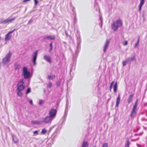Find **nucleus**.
I'll return each mask as SVG.
<instances>
[{
	"label": "nucleus",
	"mask_w": 147,
	"mask_h": 147,
	"mask_svg": "<svg viewBox=\"0 0 147 147\" xmlns=\"http://www.w3.org/2000/svg\"><path fill=\"white\" fill-rule=\"evenodd\" d=\"M108 144L107 143H105L103 144L102 147H108Z\"/></svg>",
	"instance_id": "c9c22d12"
},
{
	"label": "nucleus",
	"mask_w": 147,
	"mask_h": 147,
	"mask_svg": "<svg viewBox=\"0 0 147 147\" xmlns=\"http://www.w3.org/2000/svg\"><path fill=\"white\" fill-rule=\"evenodd\" d=\"M88 144L87 142L84 141L83 142L82 147H88Z\"/></svg>",
	"instance_id": "4be33fe9"
},
{
	"label": "nucleus",
	"mask_w": 147,
	"mask_h": 147,
	"mask_svg": "<svg viewBox=\"0 0 147 147\" xmlns=\"http://www.w3.org/2000/svg\"><path fill=\"white\" fill-rule=\"evenodd\" d=\"M29 102H30V104H31V105L32 104V100H30L29 101Z\"/></svg>",
	"instance_id": "37998d69"
},
{
	"label": "nucleus",
	"mask_w": 147,
	"mask_h": 147,
	"mask_svg": "<svg viewBox=\"0 0 147 147\" xmlns=\"http://www.w3.org/2000/svg\"><path fill=\"white\" fill-rule=\"evenodd\" d=\"M68 105L67 101V102L65 109V113L64 115V120H65V117H66L67 115V112L68 111Z\"/></svg>",
	"instance_id": "aec40b11"
},
{
	"label": "nucleus",
	"mask_w": 147,
	"mask_h": 147,
	"mask_svg": "<svg viewBox=\"0 0 147 147\" xmlns=\"http://www.w3.org/2000/svg\"><path fill=\"white\" fill-rule=\"evenodd\" d=\"M46 90L45 89H44V92L45 93V92Z\"/></svg>",
	"instance_id": "3c124183"
},
{
	"label": "nucleus",
	"mask_w": 147,
	"mask_h": 147,
	"mask_svg": "<svg viewBox=\"0 0 147 147\" xmlns=\"http://www.w3.org/2000/svg\"><path fill=\"white\" fill-rule=\"evenodd\" d=\"M95 147V146H94V147Z\"/></svg>",
	"instance_id": "6e6d98bb"
},
{
	"label": "nucleus",
	"mask_w": 147,
	"mask_h": 147,
	"mask_svg": "<svg viewBox=\"0 0 147 147\" xmlns=\"http://www.w3.org/2000/svg\"><path fill=\"white\" fill-rule=\"evenodd\" d=\"M136 110L132 109L130 114V116L131 118H134L136 117Z\"/></svg>",
	"instance_id": "f8f14e48"
},
{
	"label": "nucleus",
	"mask_w": 147,
	"mask_h": 147,
	"mask_svg": "<svg viewBox=\"0 0 147 147\" xmlns=\"http://www.w3.org/2000/svg\"><path fill=\"white\" fill-rule=\"evenodd\" d=\"M12 55V53L9 51L3 59L2 60L3 63L4 64H6L8 63L10 61Z\"/></svg>",
	"instance_id": "7ed1b4c3"
},
{
	"label": "nucleus",
	"mask_w": 147,
	"mask_h": 147,
	"mask_svg": "<svg viewBox=\"0 0 147 147\" xmlns=\"http://www.w3.org/2000/svg\"><path fill=\"white\" fill-rule=\"evenodd\" d=\"M138 135V134H135V136H137V135Z\"/></svg>",
	"instance_id": "603ef678"
},
{
	"label": "nucleus",
	"mask_w": 147,
	"mask_h": 147,
	"mask_svg": "<svg viewBox=\"0 0 147 147\" xmlns=\"http://www.w3.org/2000/svg\"><path fill=\"white\" fill-rule=\"evenodd\" d=\"M134 96V94H130L129 96L128 99H127V102L128 104H130V103L132 101L133 97Z\"/></svg>",
	"instance_id": "f3484780"
},
{
	"label": "nucleus",
	"mask_w": 147,
	"mask_h": 147,
	"mask_svg": "<svg viewBox=\"0 0 147 147\" xmlns=\"http://www.w3.org/2000/svg\"><path fill=\"white\" fill-rule=\"evenodd\" d=\"M56 84L58 86H59L60 84V82L59 81H57V82Z\"/></svg>",
	"instance_id": "a19ab883"
},
{
	"label": "nucleus",
	"mask_w": 147,
	"mask_h": 147,
	"mask_svg": "<svg viewBox=\"0 0 147 147\" xmlns=\"http://www.w3.org/2000/svg\"><path fill=\"white\" fill-rule=\"evenodd\" d=\"M139 38L138 39V40H137V42L135 43V47L136 48L137 46L139 44Z\"/></svg>",
	"instance_id": "f704fd0d"
},
{
	"label": "nucleus",
	"mask_w": 147,
	"mask_h": 147,
	"mask_svg": "<svg viewBox=\"0 0 147 147\" xmlns=\"http://www.w3.org/2000/svg\"><path fill=\"white\" fill-rule=\"evenodd\" d=\"M22 84H24V82L22 80Z\"/></svg>",
	"instance_id": "09e8293b"
},
{
	"label": "nucleus",
	"mask_w": 147,
	"mask_h": 147,
	"mask_svg": "<svg viewBox=\"0 0 147 147\" xmlns=\"http://www.w3.org/2000/svg\"><path fill=\"white\" fill-rule=\"evenodd\" d=\"M120 99V95L119 94L118 97L116 99V107H118L119 106V104Z\"/></svg>",
	"instance_id": "412c9836"
},
{
	"label": "nucleus",
	"mask_w": 147,
	"mask_h": 147,
	"mask_svg": "<svg viewBox=\"0 0 147 147\" xmlns=\"http://www.w3.org/2000/svg\"><path fill=\"white\" fill-rule=\"evenodd\" d=\"M57 112V111L56 109H54L53 108H52L49 111V116L54 119V117L56 115Z\"/></svg>",
	"instance_id": "1a4fd4ad"
},
{
	"label": "nucleus",
	"mask_w": 147,
	"mask_h": 147,
	"mask_svg": "<svg viewBox=\"0 0 147 147\" xmlns=\"http://www.w3.org/2000/svg\"><path fill=\"white\" fill-rule=\"evenodd\" d=\"M144 105L145 106H147V102L146 103H145L144 104Z\"/></svg>",
	"instance_id": "c03bdc74"
},
{
	"label": "nucleus",
	"mask_w": 147,
	"mask_h": 147,
	"mask_svg": "<svg viewBox=\"0 0 147 147\" xmlns=\"http://www.w3.org/2000/svg\"><path fill=\"white\" fill-rule=\"evenodd\" d=\"M47 131L46 129L44 128L43 129L41 132V133L42 134H45L46 133Z\"/></svg>",
	"instance_id": "cd10ccee"
},
{
	"label": "nucleus",
	"mask_w": 147,
	"mask_h": 147,
	"mask_svg": "<svg viewBox=\"0 0 147 147\" xmlns=\"http://www.w3.org/2000/svg\"><path fill=\"white\" fill-rule=\"evenodd\" d=\"M16 18L15 17H13L12 18H8L5 20L1 19L0 20V23L3 24H5L8 22H11L12 21L14 20Z\"/></svg>",
	"instance_id": "39448f33"
},
{
	"label": "nucleus",
	"mask_w": 147,
	"mask_h": 147,
	"mask_svg": "<svg viewBox=\"0 0 147 147\" xmlns=\"http://www.w3.org/2000/svg\"><path fill=\"white\" fill-rule=\"evenodd\" d=\"M43 59L50 63H51V61L49 56L45 55L43 57Z\"/></svg>",
	"instance_id": "4468645a"
},
{
	"label": "nucleus",
	"mask_w": 147,
	"mask_h": 147,
	"mask_svg": "<svg viewBox=\"0 0 147 147\" xmlns=\"http://www.w3.org/2000/svg\"><path fill=\"white\" fill-rule=\"evenodd\" d=\"M38 51L36 50L34 52L32 55V61L34 65H35L36 64V61L38 55Z\"/></svg>",
	"instance_id": "0eeeda50"
},
{
	"label": "nucleus",
	"mask_w": 147,
	"mask_h": 147,
	"mask_svg": "<svg viewBox=\"0 0 147 147\" xmlns=\"http://www.w3.org/2000/svg\"><path fill=\"white\" fill-rule=\"evenodd\" d=\"M33 133L34 134H35L36 135L38 134V131H34L33 132Z\"/></svg>",
	"instance_id": "4c0bfd02"
},
{
	"label": "nucleus",
	"mask_w": 147,
	"mask_h": 147,
	"mask_svg": "<svg viewBox=\"0 0 147 147\" xmlns=\"http://www.w3.org/2000/svg\"><path fill=\"white\" fill-rule=\"evenodd\" d=\"M44 102V101L43 100H39V104L40 105H41L43 104Z\"/></svg>",
	"instance_id": "c85d7f7f"
},
{
	"label": "nucleus",
	"mask_w": 147,
	"mask_h": 147,
	"mask_svg": "<svg viewBox=\"0 0 147 147\" xmlns=\"http://www.w3.org/2000/svg\"><path fill=\"white\" fill-rule=\"evenodd\" d=\"M50 49L49 51L51 52L53 49V47L52 46V43H51L50 44Z\"/></svg>",
	"instance_id": "2f4dec72"
},
{
	"label": "nucleus",
	"mask_w": 147,
	"mask_h": 147,
	"mask_svg": "<svg viewBox=\"0 0 147 147\" xmlns=\"http://www.w3.org/2000/svg\"><path fill=\"white\" fill-rule=\"evenodd\" d=\"M24 88V87L23 85H20L18 86L16 92L17 93L18 95L20 96H22V93L21 91Z\"/></svg>",
	"instance_id": "423d86ee"
},
{
	"label": "nucleus",
	"mask_w": 147,
	"mask_h": 147,
	"mask_svg": "<svg viewBox=\"0 0 147 147\" xmlns=\"http://www.w3.org/2000/svg\"><path fill=\"white\" fill-rule=\"evenodd\" d=\"M21 66L19 63L18 62H16L14 65V67L16 70H19L20 68H21Z\"/></svg>",
	"instance_id": "ddd939ff"
},
{
	"label": "nucleus",
	"mask_w": 147,
	"mask_h": 147,
	"mask_svg": "<svg viewBox=\"0 0 147 147\" xmlns=\"http://www.w3.org/2000/svg\"><path fill=\"white\" fill-rule=\"evenodd\" d=\"M136 59L134 56H132L131 57H129L126 59V61L128 63H130L131 61H133L134 60H135Z\"/></svg>",
	"instance_id": "dca6fc26"
},
{
	"label": "nucleus",
	"mask_w": 147,
	"mask_h": 147,
	"mask_svg": "<svg viewBox=\"0 0 147 147\" xmlns=\"http://www.w3.org/2000/svg\"><path fill=\"white\" fill-rule=\"evenodd\" d=\"M22 74L23 75L24 78L25 79H28L30 77V73L28 71L26 67H24L23 68Z\"/></svg>",
	"instance_id": "20e7f679"
},
{
	"label": "nucleus",
	"mask_w": 147,
	"mask_h": 147,
	"mask_svg": "<svg viewBox=\"0 0 147 147\" xmlns=\"http://www.w3.org/2000/svg\"><path fill=\"white\" fill-rule=\"evenodd\" d=\"M138 100H137L135 104V105H134V106H133V109H134V110H136V109L137 107V106H138V104H137V102H138Z\"/></svg>",
	"instance_id": "a878e982"
},
{
	"label": "nucleus",
	"mask_w": 147,
	"mask_h": 147,
	"mask_svg": "<svg viewBox=\"0 0 147 147\" xmlns=\"http://www.w3.org/2000/svg\"><path fill=\"white\" fill-rule=\"evenodd\" d=\"M76 36L77 37V48L76 50L75 54L74 56L73 59H74V58L75 57H76L77 56L79 51H80L81 48L80 43L81 41L80 33L79 32H78L77 34L76 35Z\"/></svg>",
	"instance_id": "f03ea898"
},
{
	"label": "nucleus",
	"mask_w": 147,
	"mask_h": 147,
	"mask_svg": "<svg viewBox=\"0 0 147 147\" xmlns=\"http://www.w3.org/2000/svg\"><path fill=\"white\" fill-rule=\"evenodd\" d=\"M114 83V81H112L110 85V86L109 88L110 91L111 90L113 86Z\"/></svg>",
	"instance_id": "7c9ffc66"
},
{
	"label": "nucleus",
	"mask_w": 147,
	"mask_h": 147,
	"mask_svg": "<svg viewBox=\"0 0 147 147\" xmlns=\"http://www.w3.org/2000/svg\"><path fill=\"white\" fill-rule=\"evenodd\" d=\"M12 136L13 142L15 144L17 143L18 142V140L16 136H15L14 134L12 135Z\"/></svg>",
	"instance_id": "6ab92c4d"
},
{
	"label": "nucleus",
	"mask_w": 147,
	"mask_h": 147,
	"mask_svg": "<svg viewBox=\"0 0 147 147\" xmlns=\"http://www.w3.org/2000/svg\"><path fill=\"white\" fill-rule=\"evenodd\" d=\"M123 44L124 46L126 45L127 44V41H124L123 43Z\"/></svg>",
	"instance_id": "e433bc0d"
},
{
	"label": "nucleus",
	"mask_w": 147,
	"mask_h": 147,
	"mask_svg": "<svg viewBox=\"0 0 147 147\" xmlns=\"http://www.w3.org/2000/svg\"><path fill=\"white\" fill-rule=\"evenodd\" d=\"M52 86V83L51 82H49L47 84V87L49 88H51Z\"/></svg>",
	"instance_id": "bb28decb"
},
{
	"label": "nucleus",
	"mask_w": 147,
	"mask_h": 147,
	"mask_svg": "<svg viewBox=\"0 0 147 147\" xmlns=\"http://www.w3.org/2000/svg\"><path fill=\"white\" fill-rule=\"evenodd\" d=\"M40 122L38 121H31V123L33 124H38L40 123Z\"/></svg>",
	"instance_id": "5701e85b"
},
{
	"label": "nucleus",
	"mask_w": 147,
	"mask_h": 147,
	"mask_svg": "<svg viewBox=\"0 0 147 147\" xmlns=\"http://www.w3.org/2000/svg\"><path fill=\"white\" fill-rule=\"evenodd\" d=\"M127 63H128L127 62V61H126V60L125 61H123L122 62V64H123V66H125L126 65V64Z\"/></svg>",
	"instance_id": "473e14b6"
},
{
	"label": "nucleus",
	"mask_w": 147,
	"mask_h": 147,
	"mask_svg": "<svg viewBox=\"0 0 147 147\" xmlns=\"http://www.w3.org/2000/svg\"><path fill=\"white\" fill-rule=\"evenodd\" d=\"M77 18H75V22H74L75 23L76 22V21H77Z\"/></svg>",
	"instance_id": "a18cd8bd"
},
{
	"label": "nucleus",
	"mask_w": 147,
	"mask_h": 147,
	"mask_svg": "<svg viewBox=\"0 0 147 147\" xmlns=\"http://www.w3.org/2000/svg\"><path fill=\"white\" fill-rule=\"evenodd\" d=\"M109 42L110 40L107 39L103 47V51L104 53H105L106 52V50L108 47Z\"/></svg>",
	"instance_id": "9b49d317"
},
{
	"label": "nucleus",
	"mask_w": 147,
	"mask_h": 147,
	"mask_svg": "<svg viewBox=\"0 0 147 147\" xmlns=\"http://www.w3.org/2000/svg\"><path fill=\"white\" fill-rule=\"evenodd\" d=\"M33 20H32V18L31 20H29L28 22V24H30L31 23Z\"/></svg>",
	"instance_id": "ea45409f"
},
{
	"label": "nucleus",
	"mask_w": 147,
	"mask_h": 147,
	"mask_svg": "<svg viewBox=\"0 0 147 147\" xmlns=\"http://www.w3.org/2000/svg\"><path fill=\"white\" fill-rule=\"evenodd\" d=\"M61 126H61H60L58 128H59V129H60L61 128Z\"/></svg>",
	"instance_id": "49530a36"
},
{
	"label": "nucleus",
	"mask_w": 147,
	"mask_h": 147,
	"mask_svg": "<svg viewBox=\"0 0 147 147\" xmlns=\"http://www.w3.org/2000/svg\"><path fill=\"white\" fill-rule=\"evenodd\" d=\"M96 4L95 3V6H96Z\"/></svg>",
	"instance_id": "864d4df0"
},
{
	"label": "nucleus",
	"mask_w": 147,
	"mask_h": 147,
	"mask_svg": "<svg viewBox=\"0 0 147 147\" xmlns=\"http://www.w3.org/2000/svg\"><path fill=\"white\" fill-rule=\"evenodd\" d=\"M34 1L35 2L34 5H36L38 3V1L37 0H34Z\"/></svg>",
	"instance_id": "79ce46f5"
},
{
	"label": "nucleus",
	"mask_w": 147,
	"mask_h": 147,
	"mask_svg": "<svg viewBox=\"0 0 147 147\" xmlns=\"http://www.w3.org/2000/svg\"><path fill=\"white\" fill-rule=\"evenodd\" d=\"M31 92V89L30 88H28L27 89V91L26 92V94H28L30 92Z\"/></svg>",
	"instance_id": "72a5a7b5"
},
{
	"label": "nucleus",
	"mask_w": 147,
	"mask_h": 147,
	"mask_svg": "<svg viewBox=\"0 0 147 147\" xmlns=\"http://www.w3.org/2000/svg\"><path fill=\"white\" fill-rule=\"evenodd\" d=\"M123 23L121 20L118 19L113 22L111 25V29L114 31H116L122 25Z\"/></svg>",
	"instance_id": "f257e3e1"
},
{
	"label": "nucleus",
	"mask_w": 147,
	"mask_h": 147,
	"mask_svg": "<svg viewBox=\"0 0 147 147\" xmlns=\"http://www.w3.org/2000/svg\"><path fill=\"white\" fill-rule=\"evenodd\" d=\"M139 139V138H138L137 139H131V140L132 141H135L138 140Z\"/></svg>",
	"instance_id": "58836bf2"
},
{
	"label": "nucleus",
	"mask_w": 147,
	"mask_h": 147,
	"mask_svg": "<svg viewBox=\"0 0 147 147\" xmlns=\"http://www.w3.org/2000/svg\"><path fill=\"white\" fill-rule=\"evenodd\" d=\"M16 29H14L12 31L9 32L5 36V40L6 41L9 40L11 38V34L13 33L15 30Z\"/></svg>",
	"instance_id": "9d476101"
},
{
	"label": "nucleus",
	"mask_w": 147,
	"mask_h": 147,
	"mask_svg": "<svg viewBox=\"0 0 147 147\" xmlns=\"http://www.w3.org/2000/svg\"><path fill=\"white\" fill-rule=\"evenodd\" d=\"M55 39V36L54 35H51L45 36L44 39L45 40L46 39H50L51 40H54Z\"/></svg>",
	"instance_id": "2eb2a0df"
},
{
	"label": "nucleus",
	"mask_w": 147,
	"mask_h": 147,
	"mask_svg": "<svg viewBox=\"0 0 147 147\" xmlns=\"http://www.w3.org/2000/svg\"><path fill=\"white\" fill-rule=\"evenodd\" d=\"M55 76L54 75L50 76L48 75V76L47 79H52L53 78H55Z\"/></svg>",
	"instance_id": "b1692460"
},
{
	"label": "nucleus",
	"mask_w": 147,
	"mask_h": 147,
	"mask_svg": "<svg viewBox=\"0 0 147 147\" xmlns=\"http://www.w3.org/2000/svg\"><path fill=\"white\" fill-rule=\"evenodd\" d=\"M117 82H116L115 83V84H114V86H113V90H114V92H116V90H117Z\"/></svg>",
	"instance_id": "393cba45"
},
{
	"label": "nucleus",
	"mask_w": 147,
	"mask_h": 147,
	"mask_svg": "<svg viewBox=\"0 0 147 147\" xmlns=\"http://www.w3.org/2000/svg\"><path fill=\"white\" fill-rule=\"evenodd\" d=\"M130 144V143L129 140H128L127 141V142L125 144V147H129V145Z\"/></svg>",
	"instance_id": "c756f323"
},
{
	"label": "nucleus",
	"mask_w": 147,
	"mask_h": 147,
	"mask_svg": "<svg viewBox=\"0 0 147 147\" xmlns=\"http://www.w3.org/2000/svg\"><path fill=\"white\" fill-rule=\"evenodd\" d=\"M1 39V37L0 36V39Z\"/></svg>",
	"instance_id": "5fc2aeb1"
},
{
	"label": "nucleus",
	"mask_w": 147,
	"mask_h": 147,
	"mask_svg": "<svg viewBox=\"0 0 147 147\" xmlns=\"http://www.w3.org/2000/svg\"><path fill=\"white\" fill-rule=\"evenodd\" d=\"M53 119L50 116H48L45 118L41 122L45 123H51Z\"/></svg>",
	"instance_id": "6e6552de"
},
{
	"label": "nucleus",
	"mask_w": 147,
	"mask_h": 147,
	"mask_svg": "<svg viewBox=\"0 0 147 147\" xmlns=\"http://www.w3.org/2000/svg\"><path fill=\"white\" fill-rule=\"evenodd\" d=\"M146 116H147V110H146Z\"/></svg>",
	"instance_id": "8fccbe9b"
},
{
	"label": "nucleus",
	"mask_w": 147,
	"mask_h": 147,
	"mask_svg": "<svg viewBox=\"0 0 147 147\" xmlns=\"http://www.w3.org/2000/svg\"><path fill=\"white\" fill-rule=\"evenodd\" d=\"M145 2V0H140V3L139 5V11H140L142 5Z\"/></svg>",
	"instance_id": "a211bd4d"
},
{
	"label": "nucleus",
	"mask_w": 147,
	"mask_h": 147,
	"mask_svg": "<svg viewBox=\"0 0 147 147\" xmlns=\"http://www.w3.org/2000/svg\"><path fill=\"white\" fill-rule=\"evenodd\" d=\"M100 20H101V22H102V18L101 17H100Z\"/></svg>",
	"instance_id": "de8ad7c7"
}]
</instances>
